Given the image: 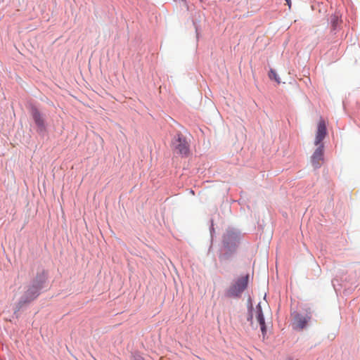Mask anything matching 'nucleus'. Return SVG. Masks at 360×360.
I'll use <instances>...</instances> for the list:
<instances>
[{"label": "nucleus", "instance_id": "1", "mask_svg": "<svg viewBox=\"0 0 360 360\" xmlns=\"http://www.w3.org/2000/svg\"><path fill=\"white\" fill-rule=\"evenodd\" d=\"M327 135L326 122L321 118L318 122L316 131L314 145L316 146L310 158V163L314 169H319L324 163V143L323 139Z\"/></svg>", "mask_w": 360, "mask_h": 360}, {"label": "nucleus", "instance_id": "2", "mask_svg": "<svg viewBox=\"0 0 360 360\" xmlns=\"http://www.w3.org/2000/svg\"><path fill=\"white\" fill-rule=\"evenodd\" d=\"M46 276L44 273L37 276V280L34 283L28 286L27 290L24 295L21 297L18 304V308L20 309L25 304H27L37 297L39 293V290L42 287V284L44 282Z\"/></svg>", "mask_w": 360, "mask_h": 360}, {"label": "nucleus", "instance_id": "3", "mask_svg": "<svg viewBox=\"0 0 360 360\" xmlns=\"http://www.w3.org/2000/svg\"><path fill=\"white\" fill-rule=\"evenodd\" d=\"M249 276H243L238 278L226 291L228 297H238L246 289L248 284Z\"/></svg>", "mask_w": 360, "mask_h": 360}, {"label": "nucleus", "instance_id": "4", "mask_svg": "<svg viewBox=\"0 0 360 360\" xmlns=\"http://www.w3.org/2000/svg\"><path fill=\"white\" fill-rule=\"evenodd\" d=\"M174 152L182 156H187L189 153V144L186 138L181 134H177L174 142Z\"/></svg>", "mask_w": 360, "mask_h": 360}, {"label": "nucleus", "instance_id": "5", "mask_svg": "<svg viewBox=\"0 0 360 360\" xmlns=\"http://www.w3.org/2000/svg\"><path fill=\"white\" fill-rule=\"evenodd\" d=\"M253 317H255L257 321L259 323L262 333L263 335H264L266 334V326H265V322H264V314L262 311L260 304H259L256 307L255 309H254L251 311L250 317L248 319L249 321H252Z\"/></svg>", "mask_w": 360, "mask_h": 360}, {"label": "nucleus", "instance_id": "6", "mask_svg": "<svg viewBox=\"0 0 360 360\" xmlns=\"http://www.w3.org/2000/svg\"><path fill=\"white\" fill-rule=\"evenodd\" d=\"M31 115L32 117V119L34 120L36 125L38 127V131L39 132H43L46 131V124H45V120L41 114V112L39 111V110L33 107L31 109Z\"/></svg>", "mask_w": 360, "mask_h": 360}, {"label": "nucleus", "instance_id": "7", "mask_svg": "<svg viewBox=\"0 0 360 360\" xmlns=\"http://www.w3.org/2000/svg\"><path fill=\"white\" fill-rule=\"evenodd\" d=\"M311 317L309 315H296L295 317L294 318V329L299 330H303L306 327Z\"/></svg>", "mask_w": 360, "mask_h": 360}, {"label": "nucleus", "instance_id": "8", "mask_svg": "<svg viewBox=\"0 0 360 360\" xmlns=\"http://www.w3.org/2000/svg\"><path fill=\"white\" fill-rule=\"evenodd\" d=\"M269 77L271 79H274L278 84L281 82L276 72L274 70H271L269 71Z\"/></svg>", "mask_w": 360, "mask_h": 360}, {"label": "nucleus", "instance_id": "9", "mask_svg": "<svg viewBox=\"0 0 360 360\" xmlns=\"http://www.w3.org/2000/svg\"><path fill=\"white\" fill-rule=\"evenodd\" d=\"M338 22H339L338 17L337 15L333 16L332 20H331V23H332V26L333 27V28H336V27L338 24Z\"/></svg>", "mask_w": 360, "mask_h": 360}, {"label": "nucleus", "instance_id": "10", "mask_svg": "<svg viewBox=\"0 0 360 360\" xmlns=\"http://www.w3.org/2000/svg\"><path fill=\"white\" fill-rule=\"evenodd\" d=\"M287 4L288 5L289 8L291 7V0H285Z\"/></svg>", "mask_w": 360, "mask_h": 360}, {"label": "nucleus", "instance_id": "11", "mask_svg": "<svg viewBox=\"0 0 360 360\" xmlns=\"http://www.w3.org/2000/svg\"><path fill=\"white\" fill-rule=\"evenodd\" d=\"M135 360H143V359H142V358H137Z\"/></svg>", "mask_w": 360, "mask_h": 360}]
</instances>
